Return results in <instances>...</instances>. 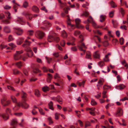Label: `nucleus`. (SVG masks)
I'll return each instance as SVG.
<instances>
[{"label": "nucleus", "mask_w": 128, "mask_h": 128, "mask_svg": "<svg viewBox=\"0 0 128 128\" xmlns=\"http://www.w3.org/2000/svg\"><path fill=\"white\" fill-rule=\"evenodd\" d=\"M75 22L76 24L77 28H83L84 27L81 25L80 24V23L81 22V20L78 18H77L75 19Z\"/></svg>", "instance_id": "6"}, {"label": "nucleus", "mask_w": 128, "mask_h": 128, "mask_svg": "<svg viewBox=\"0 0 128 128\" xmlns=\"http://www.w3.org/2000/svg\"><path fill=\"white\" fill-rule=\"evenodd\" d=\"M67 36L66 32L64 30H63L62 32L61 36L63 38H66Z\"/></svg>", "instance_id": "23"}, {"label": "nucleus", "mask_w": 128, "mask_h": 128, "mask_svg": "<svg viewBox=\"0 0 128 128\" xmlns=\"http://www.w3.org/2000/svg\"><path fill=\"white\" fill-rule=\"evenodd\" d=\"M5 14L7 18L8 19H10L11 18V17L10 16V13L8 11H6L5 12Z\"/></svg>", "instance_id": "27"}, {"label": "nucleus", "mask_w": 128, "mask_h": 128, "mask_svg": "<svg viewBox=\"0 0 128 128\" xmlns=\"http://www.w3.org/2000/svg\"><path fill=\"white\" fill-rule=\"evenodd\" d=\"M13 40V38L12 37V35H10L8 38V41L9 42L12 41Z\"/></svg>", "instance_id": "62"}, {"label": "nucleus", "mask_w": 128, "mask_h": 128, "mask_svg": "<svg viewBox=\"0 0 128 128\" xmlns=\"http://www.w3.org/2000/svg\"><path fill=\"white\" fill-rule=\"evenodd\" d=\"M114 10L113 11H112L110 12L109 13V15L110 16L111 18H112L114 14Z\"/></svg>", "instance_id": "49"}, {"label": "nucleus", "mask_w": 128, "mask_h": 128, "mask_svg": "<svg viewBox=\"0 0 128 128\" xmlns=\"http://www.w3.org/2000/svg\"><path fill=\"white\" fill-rule=\"evenodd\" d=\"M81 33L79 31L76 30L74 31L73 34L74 36H77L79 35Z\"/></svg>", "instance_id": "29"}, {"label": "nucleus", "mask_w": 128, "mask_h": 128, "mask_svg": "<svg viewBox=\"0 0 128 128\" xmlns=\"http://www.w3.org/2000/svg\"><path fill=\"white\" fill-rule=\"evenodd\" d=\"M11 99L14 102L16 103V99L14 96H11Z\"/></svg>", "instance_id": "37"}, {"label": "nucleus", "mask_w": 128, "mask_h": 128, "mask_svg": "<svg viewBox=\"0 0 128 128\" xmlns=\"http://www.w3.org/2000/svg\"><path fill=\"white\" fill-rule=\"evenodd\" d=\"M56 100L60 104L62 103V100L61 98L59 96H58L56 98Z\"/></svg>", "instance_id": "22"}, {"label": "nucleus", "mask_w": 128, "mask_h": 128, "mask_svg": "<svg viewBox=\"0 0 128 128\" xmlns=\"http://www.w3.org/2000/svg\"><path fill=\"white\" fill-rule=\"evenodd\" d=\"M22 14L23 15L25 16L26 18H28L29 19L31 20L32 18V15L28 12H22Z\"/></svg>", "instance_id": "11"}, {"label": "nucleus", "mask_w": 128, "mask_h": 128, "mask_svg": "<svg viewBox=\"0 0 128 128\" xmlns=\"http://www.w3.org/2000/svg\"><path fill=\"white\" fill-rule=\"evenodd\" d=\"M16 104L18 107L21 106L22 108L26 109L29 107L28 104L26 102L24 99V101H22V102L16 103Z\"/></svg>", "instance_id": "3"}, {"label": "nucleus", "mask_w": 128, "mask_h": 128, "mask_svg": "<svg viewBox=\"0 0 128 128\" xmlns=\"http://www.w3.org/2000/svg\"><path fill=\"white\" fill-rule=\"evenodd\" d=\"M28 52L27 54V56L29 57H31L33 56V53L32 50L29 49L27 51Z\"/></svg>", "instance_id": "19"}, {"label": "nucleus", "mask_w": 128, "mask_h": 128, "mask_svg": "<svg viewBox=\"0 0 128 128\" xmlns=\"http://www.w3.org/2000/svg\"><path fill=\"white\" fill-rule=\"evenodd\" d=\"M120 42L121 44H122L124 42V39L123 38H121L120 39Z\"/></svg>", "instance_id": "53"}, {"label": "nucleus", "mask_w": 128, "mask_h": 128, "mask_svg": "<svg viewBox=\"0 0 128 128\" xmlns=\"http://www.w3.org/2000/svg\"><path fill=\"white\" fill-rule=\"evenodd\" d=\"M119 9L120 12L121 13L122 16H123V15L124 13V10L122 8H120Z\"/></svg>", "instance_id": "40"}, {"label": "nucleus", "mask_w": 128, "mask_h": 128, "mask_svg": "<svg viewBox=\"0 0 128 128\" xmlns=\"http://www.w3.org/2000/svg\"><path fill=\"white\" fill-rule=\"evenodd\" d=\"M49 88L47 86H44L42 88L43 91L44 92H46L48 90H49Z\"/></svg>", "instance_id": "41"}, {"label": "nucleus", "mask_w": 128, "mask_h": 128, "mask_svg": "<svg viewBox=\"0 0 128 128\" xmlns=\"http://www.w3.org/2000/svg\"><path fill=\"white\" fill-rule=\"evenodd\" d=\"M67 19V23L68 24V30L70 31H72L73 30L75 27H74V25L73 24H71L70 22V19L68 15L66 16Z\"/></svg>", "instance_id": "1"}, {"label": "nucleus", "mask_w": 128, "mask_h": 128, "mask_svg": "<svg viewBox=\"0 0 128 128\" xmlns=\"http://www.w3.org/2000/svg\"><path fill=\"white\" fill-rule=\"evenodd\" d=\"M91 104L92 105H95L96 104V102L94 100H92Z\"/></svg>", "instance_id": "56"}, {"label": "nucleus", "mask_w": 128, "mask_h": 128, "mask_svg": "<svg viewBox=\"0 0 128 128\" xmlns=\"http://www.w3.org/2000/svg\"><path fill=\"white\" fill-rule=\"evenodd\" d=\"M16 65L19 68H20L22 66V64H21L20 62H17L16 64Z\"/></svg>", "instance_id": "42"}, {"label": "nucleus", "mask_w": 128, "mask_h": 128, "mask_svg": "<svg viewBox=\"0 0 128 128\" xmlns=\"http://www.w3.org/2000/svg\"><path fill=\"white\" fill-rule=\"evenodd\" d=\"M48 42H51L54 41V38L53 36V35H51L50 34L48 38Z\"/></svg>", "instance_id": "16"}, {"label": "nucleus", "mask_w": 128, "mask_h": 128, "mask_svg": "<svg viewBox=\"0 0 128 128\" xmlns=\"http://www.w3.org/2000/svg\"><path fill=\"white\" fill-rule=\"evenodd\" d=\"M90 18L91 19L90 22L92 23V26L95 28H102V26H98L96 23L93 20V18L92 16H90Z\"/></svg>", "instance_id": "5"}, {"label": "nucleus", "mask_w": 128, "mask_h": 128, "mask_svg": "<svg viewBox=\"0 0 128 128\" xmlns=\"http://www.w3.org/2000/svg\"><path fill=\"white\" fill-rule=\"evenodd\" d=\"M44 33L39 30H38L36 32V36L39 39H42L44 36Z\"/></svg>", "instance_id": "4"}, {"label": "nucleus", "mask_w": 128, "mask_h": 128, "mask_svg": "<svg viewBox=\"0 0 128 128\" xmlns=\"http://www.w3.org/2000/svg\"><path fill=\"white\" fill-rule=\"evenodd\" d=\"M10 101L9 100H7L6 98H4L1 100V103L4 106H6L8 105L10 103Z\"/></svg>", "instance_id": "7"}, {"label": "nucleus", "mask_w": 128, "mask_h": 128, "mask_svg": "<svg viewBox=\"0 0 128 128\" xmlns=\"http://www.w3.org/2000/svg\"><path fill=\"white\" fill-rule=\"evenodd\" d=\"M37 110H38L40 112V110L36 106H34V108L32 112H37L38 111Z\"/></svg>", "instance_id": "36"}, {"label": "nucleus", "mask_w": 128, "mask_h": 128, "mask_svg": "<svg viewBox=\"0 0 128 128\" xmlns=\"http://www.w3.org/2000/svg\"><path fill=\"white\" fill-rule=\"evenodd\" d=\"M13 74H18L20 73V71L16 69H14L12 70Z\"/></svg>", "instance_id": "38"}, {"label": "nucleus", "mask_w": 128, "mask_h": 128, "mask_svg": "<svg viewBox=\"0 0 128 128\" xmlns=\"http://www.w3.org/2000/svg\"><path fill=\"white\" fill-rule=\"evenodd\" d=\"M94 56L95 58H98L100 57V54L98 51L95 52L94 53Z\"/></svg>", "instance_id": "20"}, {"label": "nucleus", "mask_w": 128, "mask_h": 128, "mask_svg": "<svg viewBox=\"0 0 128 128\" xmlns=\"http://www.w3.org/2000/svg\"><path fill=\"white\" fill-rule=\"evenodd\" d=\"M55 118L56 120L58 119V116H59V114L58 113L56 112L55 114Z\"/></svg>", "instance_id": "63"}, {"label": "nucleus", "mask_w": 128, "mask_h": 128, "mask_svg": "<svg viewBox=\"0 0 128 128\" xmlns=\"http://www.w3.org/2000/svg\"><path fill=\"white\" fill-rule=\"evenodd\" d=\"M106 91H104L103 92L102 94H103L102 97L103 98H107V96L106 94Z\"/></svg>", "instance_id": "47"}, {"label": "nucleus", "mask_w": 128, "mask_h": 128, "mask_svg": "<svg viewBox=\"0 0 128 128\" xmlns=\"http://www.w3.org/2000/svg\"><path fill=\"white\" fill-rule=\"evenodd\" d=\"M46 58L47 60V62L49 64L52 61V58H48L46 57Z\"/></svg>", "instance_id": "57"}, {"label": "nucleus", "mask_w": 128, "mask_h": 128, "mask_svg": "<svg viewBox=\"0 0 128 128\" xmlns=\"http://www.w3.org/2000/svg\"><path fill=\"white\" fill-rule=\"evenodd\" d=\"M85 82V81H83L82 82H78V84L80 86H81L83 85V87H84V85Z\"/></svg>", "instance_id": "55"}, {"label": "nucleus", "mask_w": 128, "mask_h": 128, "mask_svg": "<svg viewBox=\"0 0 128 128\" xmlns=\"http://www.w3.org/2000/svg\"><path fill=\"white\" fill-rule=\"evenodd\" d=\"M126 87V86L123 84H120L116 86L115 87L116 89L120 90H122Z\"/></svg>", "instance_id": "14"}, {"label": "nucleus", "mask_w": 128, "mask_h": 128, "mask_svg": "<svg viewBox=\"0 0 128 128\" xmlns=\"http://www.w3.org/2000/svg\"><path fill=\"white\" fill-rule=\"evenodd\" d=\"M23 6L24 8H26L28 6V3L26 1L24 2L23 3Z\"/></svg>", "instance_id": "48"}, {"label": "nucleus", "mask_w": 128, "mask_h": 128, "mask_svg": "<svg viewBox=\"0 0 128 128\" xmlns=\"http://www.w3.org/2000/svg\"><path fill=\"white\" fill-rule=\"evenodd\" d=\"M17 19L16 20V22L18 23H21L22 24H23L25 23V21L24 20L23 18L22 17H17Z\"/></svg>", "instance_id": "9"}, {"label": "nucleus", "mask_w": 128, "mask_h": 128, "mask_svg": "<svg viewBox=\"0 0 128 128\" xmlns=\"http://www.w3.org/2000/svg\"><path fill=\"white\" fill-rule=\"evenodd\" d=\"M89 14L88 13L86 12H84L82 15V16H84L86 17H87Z\"/></svg>", "instance_id": "61"}, {"label": "nucleus", "mask_w": 128, "mask_h": 128, "mask_svg": "<svg viewBox=\"0 0 128 128\" xmlns=\"http://www.w3.org/2000/svg\"><path fill=\"white\" fill-rule=\"evenodd\" d=\"M32 10L36 13H38L39 12V10L38 8L36 6H34L32 8Z\"/></svg>", "instance_id": "21"}, {"label": "nucleus", "mask_w": 128, "mask_h": 128, "mask_svg": "<svg viewBox=\"0 0 128 128\" xmlns=\"http://www.w3.org/2000/svg\"><path fill=\"white\" fill-rule=\"evenodd\" d=\"M27 34L30 36H32L34 33V31L32 30H29L27 32Z\"/></svg>", "instance_id": "33"}, {"label": "nucleus", "mask_w": 128, "mask_h": 128, "mask_svg": "<svg viewBox=\"0 0 128 128\" xmlns=\"http://www.w3.org/2000/svg\"><path fill=\"white\" fill-rule=\"evenodd\" d=\"M91 54L90 52V51H88L87 52L86 58L87 59H91Z\"/></svg>", "instance_id": "24"}, {"label": "nucleus", "mask_w": 128, "mask_h": 128, "mask_svg": "<svg viewBox=\"0 0 128 128\" xmlns=\"http://www.w3.org/2000/svg\"><path fill=\"white\" fill-rule=\"evenodd\" d=\"M22 112H14V114L17 116H20L22 115Z\"/></svg>", "instance_id": "45"}, {"label": "nucleus", "mask_w": 128, "mask_h": 128, "mask_svg": "<svg viewBox=\"0 0 128 128\" xmlns=\"http://www.w3.org/2000/svg\"><path fill=\"white\" fill-rule=\"evenodd\" d=\"M104 81V80L102 78H100L98 82V84H99V87L101 86L103 84V83Z\"/></svg>", "instance_id": "18"}, {"label": "nucleus", "mask_w": 128, "mask_h": 128, "mask_svg": "<svg viewBox=\"0 0 128 128\" xmlns=\"http://www.w3.org/2000/svg\"><path fill=\"white\" fill-rule=\"evenodd\" d=\"M114 114L117 116H120L123 114L122 112H116Z\"/></svg>", "instance_id": "46"}, {"label": "nucleus", "mask_w": 128, "mask_h": 128, "mask_svg": "<svg viewBox=\"0 0 128 128\" xmlns=\"http://www.w3.org/2000/svg\"><path fill=\"white\" fill-rule=\"evenodd\" d=\"M93 32L95 34H98L100 35H101L102 34V33L100 32L98 30H97L96 31L94 30Z\"/></svg>", "instance_id": "52"}, {"label": "nucleus", "mask_w": 128, "mask_h": 128, "mask_svg": "<svg viewBox=\"0 0 128 128\" xmlns=\"http://www.w3.org/2000/svg\"><path fill=\"white\" fill-rule=\"evenodd\" d=\"M22 101H24V99L25 100V101L26 100L25 98L26 96V94L23 91H22Z\"/></svg>", "instance_id": "28"}, {"label": "nucleus", "mask_w": 128, "mask_h": 128, "mask_svg": "<svg viewBox=\"0 0 128 128\" xmlns=\"http://www.w3.org/2000/svg\"><path fill=\"white\" fill-rule=\"evenodd\" d=\"M22 50L16 51V53L14 54V58L15 60H18L20 59L22 56L20 54L23 53Z\"/></svg>", "instance_id": "2"}, {"label": "nucleus", "mask_w": 128, "mask_h": 128, "mask_svg": "<svg viewBox=\"0 0 128 128\" xmlns=\"http://www.w3.org/2000/svg\"><path fill=\"white\" fill-rule=\"evenodd\" d=\"M78 47L79 50L81 51H82L83 52L85 53L86 52V50H84L82 49L83 48H87V47L84 44V43H82L80 46H78Z\"/></svg>", "instance_id": "12"}, {"label": "nucleus", "mask_w": 128, "mask_h": 128, "mask_svg": "<svg viewBox=\"0 0 128 128\" xmlns=\"http://www.w3.org/2000/svg\"><path fill=\"white\" fill-rule=\"evenodd\" d=\"M4 31L6 33H9L10 32V28L8 26H5L4 28Z\"/></svg>", "instance_id": "17"}, {"label": "nucleus", "mask_w": 128, "mask_h": 128, "mask_svg": "<svg viewBox=\"0 0 128 128\" xmlns=\"http://www.w3.org/2000/svg\"><path fill=\"white\" fill-rule=\"evenodd\" d=\"M98 66L101 68L102 67L104 66V64L102 61H100L98 63Z\"/></svg>", "instance_id": "35"}, {"label": "nucleus", "mask_w": 128, "mask_h": 128, "mask_svg": "<svg viewBox=\"0 0 128 128\" xmlns=\"http://www.w3.org/2000/svg\"><path fill=\"white\" fill-rule=\"evenodd\" d=\"M7 88L8 89L10 90H15L11 86H7Z\"/></svg>", "instance_id": "58"}, {"label": "nucleus", "mask_w": 128, "mask_h": 128, "mask_svg": "<svg viewBox=\"0 0 128 128\" xmlns=\"http://www.w3.org/2000/svg\"><path fill=\"white\" fill-rule=\"evenodd\" d=\"M0 47L2 49L6 48L7 50H8L10 49V48L9 47H7V45L4 44L1 45Z\"/></svg>", "instance_id": "31"}, {"label": "nucleus", "mask_w": 128, "mask_h": 128, "mask_svg": "<svg viewBox=\"0 0 128 128\" xmlns=\"http://www.w3.org/2000/svg\"><path fill=\"white\" fill-rule=\"evenodd\" d=\"M106 16L105 15H102L100 16V22H102L105 19Z\"/></svg>", "instance_id": "30"}, {"label": "nucleus", "mask_w": 128, "mask_h": 128, "mask_svg": "<svg viewBox=\"0 0 128 128\" xmlns=\"http://www.w3.org/2000/svg\"><path fill=\"white\" fill-rule=\"evenodd\" d=\"M31 43V42L26 40H25L24 44L22 45V46L24 48H26L27 47V46L30 45Z\"/></svg>", "instance_id": "15"}, {"label": "nucleus", "mask_w": 128, "mask_h": 128, "mask_svg": "<svg viewBox=\"0 0 128 128\" xmlns=\"http://www.w3.org/2000/svg\"><path fill=\"white\" fill-rule=\"evenodd\" d=\"M24 120L23 119H22L21 120V122L19 124V125L21 126H23L24 123Z\"/></svg>", "instance_id": "60"}, {"label": "nucleus", "mask_w": 128, "mask_h": 128, "mask_svg": "<svg viewBox=\"0 0 128 128\" xmlns=\"http://www.w3.org/2000/svg\"><path fill=\"white\" fill-rule=\"evenodd\" d=\"M110 4L111 6L113 8H114L117 6L115 3L112 0L110 2Z\"/></svg>", "instance_id": "32"}, {"label": "nucleus", "mask_w": 128, "mask_h": 128, "mask_svg": "<svg viewBox=\"0 0 128 128\" xmlns=\"http://www.w3.org/2000/svg\"><path fill=\"white\" fill-rule=\"evenodd\" d=\"M71 50L72 51L75 52L77 50V49L76 46L72 47Z\"/></svg>", "instance_id": "50"}, {"label": "nucleus", "mask_w": 128, "mask_h": 128, "mask_svg": "<svg viewBox=\"0 0 128 128\" xmlns=\"http://www.w3.org/2000/svg\"><path fill=\"white\" fill-rule=\"evenodd\" d=\"M120 28L122 30H126L127 29V26L125 25L122 26H120Z\"/></svg>", "instance_id": "54"}, {"label": "nucleus", "mask_w": 128, "mask_h": 128, "mask_svg": "<svg viewBox=\"0 0 128 128\" xmlns=\"http://www.w3.org/2000/svg\"><path fill=\"white\" fill-rule=\"evenodd\" d=\"M42 69L44 72H46L48 71V70L46 68L45 66L43 67Z\"/></svg>", "instance_id": "59"}, {"label": "nucleus", "mask_w": 128, "mask_h": 128, "mask_svg": "<svg viewBox=\"0 0 128 128\" xmlns=\"http://www.w3.org/2000/svg\"><path fill=\"white\" fill-rule=\"evenodd\" d=\"M15 32L18 35H21L23 32L22 30L20 28H16Z\"/></svg>", "instance_id": "10"}, {"label": "nucleus", "mask_w": 128, "mask_h": 128, "mask_svg": "<svg viewBox=\"0 0 128 128\" xmlns=\"http://www.w3.org/2000/svg\"><path fill=\"white\" fill-rule=\"evenodd\" d=\"M3 22L4 24H7L10 23V22L7 20H3Z\"/></svg>", "instance_id": "64"}, {"label": "nucleus", "mask_w": 128, "mask_h": 128, "mask_svg": "<svg viewBox=\"0 0 128 128\" xmlns=\"http://www.w3.org/2000/svg\"><path fill=\"white\" fill-rule=\"evenodd\" d=\"M52 75L50 74H48V78L47 79V81L48 82H50L52 78Z\"/></svg>", "instance_id": "26"}, {"label": "nucleus", "mask_w": 128, "mask_h": 128, "mask_svg": "<svg viewBox=\"0 0 128 128\" xmlns=\"http://www.w3.org/2000/svg\"><path fill=\"white\" fill-rule=\"evenodd\" d=\"M43 23L44 25L46 26L45 28H44V27H42V28L44 30H46V29L48 28V27H50L51 26V24L46 20L44 21Z\"/></svg>", "instance_id": "8"}, {"label": "nucleus", "mask_w": 128, "mask_h": 128, "mask_svg": "<svg viewBox=\"0 0 128 128\" xmlns=\"http://www.w3.org/2000/svg\"><path fill=\"white\" fill-rule=\"evenodd\" d=\"M103 45L104 46H107L109 44L107 40H105L103 42Z\"/></svg>", "instance_id": "44"}, {"label": "nucleus", "mask_w": 128, "mask_h": 128, "mask_svg": "<svg viewBox=\"0 0 128 128\" xmlns=\"http://www.w3.org/2000/svg\"><path fill=\"white\" fill-rule=\"evenodd\" d=\"M48 107L50 109L52 110H54V108L53 107V103L52 101H50L48 104Z\"/></svg>", "instance_id": "25"}, {"label": "nucleus", "mask_w": 128, "mask_h": 128, "mask_svg": "<svg viewBox=\"0 0 128 128\" xmlns=\"http://www.w3.org/2000/svg\"><path fill=\"white\" fill-rule=\"evenodd\" d=\"M0 116L2 117L4 120H8L9 118L8 114L6 113H4L3 114H0Z\"/></svg>", "instance_id": "13"}, {"label": "nucleus", "mask_w": 128, "mask_h": 128, "mask_svg": "<svg viewBox=\"0 0 128 128\" xmlns=\"http://www.w3.org/2000/svg\"><path fill=\"white\" fill-rule=\"evenodd\" d=\"M34 94L35 95L38 97H39L40 96V93L38 90H36Z\"/></svg>", "instance_id": "39"}, {"label": "nucleus", "mask_w": 128, "mask_h": 128, "mask_svg": "<svg viewBox=\"0 0 128 128\" xmlns=\"http://www.w3.org/2000/svg\"><path fill=\"white\" fill-rule=\"evenodd\" d=\"M23 42V40H22V39L19 38L17 40V44L19 45L22 44Z\"/></svg>", "instance_id": "34"}, {"label": "nucleus", "mask_w": 128, "mask_h": 128, "mask_svg": "<svg viewBox=\"0 0 128 128\" xmlns=\"http://www.w3.org/2000/svg\"><path fill=\"white\" fill-rule=\"evenodd\" d=\"M48 119L49 122L50 124H52L53 123V122L51 118L50 117H49L48 118Z\"/></svg>", "instance_id": "51"}, {"label": "nucleus", "mask_w": 128, "mask_h": 128, "mask_svg": "<svg viewBox=\"0 0 128 128\" xmlns=\"http://www.w3.org/2000/svg\"><path fill=\"white\" fill-rule=\"evenodd\" d=\"M90 126V123L88 121L86 122L85 124V128H86L87 127Z\"/></svg>", "instance_id": "43"}]
</instances>
